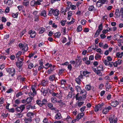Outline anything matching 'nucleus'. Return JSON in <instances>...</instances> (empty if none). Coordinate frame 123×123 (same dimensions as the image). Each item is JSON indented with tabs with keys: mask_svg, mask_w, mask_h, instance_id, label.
Segmentation results:
<instances>
[{
	"mask_svg": "<svg viewBox=\"0 0 123 123\" xmlns=\"http://www.w3.org/2000/svg\"><path fill=\"white\" fill-rule=\"evenodd\" d=\"M39 15L42 17L45 18L47 16L46 13V11L44 10L41 11L39 14Z\"/></svg>",
	"mask_w": 123,
	"mask_h": 123,
	"instance_id": "4468645a",
	"label": "nucleus"
},
{
	"mask_svg": "<svg viewBox=\"0 0 123 123\" xmlns=\"http://www.w3.org/2000/svg\"><path fill=\"white\" fill-rule=\"evenodd\" d=\"M45 30L44 28H42L40 29V31L39 32V34H41L43 33L45 31Z\"/></svg>",
	"mask_w": 123,
	"mask_h": 123,
	"instance_id": "2f4dec72",
	"label": "nucleus"
},
{
	"mask_svg": "<svg viewBox=\"0 0 123 123\" xmlns=\"http://www.w3.org/2000/svg\"><path fill=\"white\" fill-rule=\"evenodd\" d=\"M88 9L89 11H95L96 10L95 8L93 6H89Z\"/></svg>",
	"mask_w": 123,
	"mask_h": 123,
	"instance_id": "b1692460",
	"label": "nucleus"
},
{
	"mask_svg": "<svg viewBox=\"0 0 123 123\" xmlns=\"http://www.w3.org/2000/svg\"><path fill=\"white\" fill-rule=\"evenodd\" d=\"M54 35L53 36H54L55 37L58 38L61 35V33L59 32H58L54 34Z\"/></svg>",
	"mask_w": 123,
	"mask_h": 123,
	"instance_id": "cd10ccee",
	"label": "nucleus"
},
{
	"mask_svg": "<svg viewBox=\"0 0 123 123\" xmlns=\"http://www.w3.org/2000/svg\"><path fill=\"white\" fill-rule=\"evenodd\" d=\"M22 49V50H24V52L27 51L28 49L27 45V44H25Z\"/></svg>",
	"mask_w": 123,
	"mask_h": 123,
	"instance_id": "c756f323",
	"label": "nucleus"
},
{
	"mask_svg": "<svg viewBox=\"0 0 123 123\" xmlns=\"http://www.w3.org/2000/svg\"><path fill=\"white\" fill-rule=\"evenodd\" d=\"M64 119L65 120H67L68 121H71L72 118L69 116L68 115L66 118H64Z\"/></svg>",
	"mask_w": 123,
	"mask_h": 123,
	"instance_id": "79ce46f5",
	"label": "nucleus"
},
{
	"mask_svg": "<svg viewBox=\"0 0 123 123\" xmlns=\"http://www.w3.org/2000/svg\"><path fill=\"white\" fill-rule=\"evenodd\" d=\"M53 9H51L49 11L48 15L50 16H52V15H53Z\"/></svg>",
	"mask_w": 123,
	"mask_h": 123,
	"instance_id": "e433bc0d",
	"label": "nucleus"
},
{
	"mask_svg": "<svg viewBox=\"0 0 123 123\" xmlns=\"http://www.w3.org/2000/svg\"><path fill=\"white\" fill-rule=\"evenodd\" d=\"M110 121V123H116L117 122V120L115 119L114 117L111 116L109 119Z\"/></svg>",
	"mask_w": 123,
	"mask_h": 123,
	"instance_id": "9d476101",
	"label": "nucleus"
},
{
	"mask_svg": "<svg viewBox=\"0 0 123 123\" xmlns=\"http://www.w3.org/2000/svg\"><path fill=\"white\" fill-rule=\"evenodd\" d=\"M71 8L72 10H75L76 8V6L75 5H70Z\"/></svg>",
	"mask_w": 123,
	"mask_h": 123,
	"instance_id": "4d7b16f0",
	"label": "nucleus"
},
{
	"mask_svg": "<svg viewBox=\"0 0 123 123\" xmlns=\"http://www.w3.org/2000/svg\"><path fill=\"white\" fill-rule=\"evenodd\" d=\"M67 41V39L65 37H62V42L64 43H65Z\"/></svg>",
	"mask_w": 123,
	"mask_h": 123,
	"instance_id": "0e129e2a",
	"label": "nucleus"
},
{
	"mask_svg": "<svg viewBox=\"0 0 123 123\" xmlns=\"http://www.w3.org/2000/svg\"><path fill=\"white\" fill-rule=\"evenodd\" d=\"M29 1L28 0H23L22 2L23 5L25 6H27L29 5Z\"/></svg>",
	"mask_w": 123,
	"mask_h": 123,
	"instance_id": "aec40b11",
	"label": "nucleus"
},
{
	"mask_svg": "<svg viewBox=\"0 0 123 123\" xmlns=\"http://www.w3.org/2000/svg\"><path fill=\"white\" fill-rule=\"evenodd\" d=\"M68 17H71L72 15V12L70 11L68 12Z\"/></svg>",
	"mask_w": 123,
	"mask_h": 123,
	"instance_id": "338daca9",
	"label": "nucleus"
},
{
	"mask_svg": "<svg viewBox=\"0 0 123 123\" xmlns=\"http://www.w3.org/2000/svg\"><path fill=\"white\" fill-rule=\"evenodd\" d=\"M65 70L64 68H60L59 69V73L60 74L63 73V72Z\"/></svg>",
	"mask_w": 123,
	"mask_h": 123,
	"instance_id": "864d4df0",
	"label": "nucleus"
},
{
	"mask_svg": "<svg viewBox=\"0 0 123 123\" xmlns=\"http://www.w3.org/2000/svg\"><path fill=\"white\" fill-rule=\"evenodd\" d=\"M28 33L30 35V37L32 38H35L36 35V33L34 31H32V30L30 31H29Z\"/></svg>",
	"mask_w": 123,
	"mask_h": 123,
	"instance_id": "6e6552de",
	"label": "nucleus"
},
{
	"mask_svg": "<svg viewBox=\"0 0 123 123\" xmlns=\"http://www.w3.org/2000/svg\"><path fill=\"white\" fill-rule=\"evenodd\" d=\"M33 115L34 113L31 112H29L26 114L27 116L31 119L33 117Z\"/></svg>",
	"mask_w": 123,
	"mask_h": 123,
	"instance_id": "6ab92c4d",
	"label": "nucleus"
},
{
	"mask_svg": "<svg viewBox=\"0 0 123 123\" xmlns=\"http://www.w3.org/2000/svg\"><path fill=\"white\" fill-rule=\"evenodd\" d=\"M36 104L40 107H42L43 105H45L48 101L45 99H44L41 101L40 99H38L36 101Z\"/></svg>",
	"mask_w": 123,
	"mask_h": 123,
	"instance_id": "f257e3e1",
	"label": "nucleus"
},
{
	"mask_svg": "<svg viewBox=\"0 0 123 123\" xmlns=\"http://www.w3.org/2000/svg\"><path fill=\"white\" fill-rule=\"evenodd\" d=\"M61 101L60 103H59L58 105L62 107L65 104V103L63 102H62L61 100H60Z\"/></svg>",
	"mask_w": 123,
	"mask_h": 123,
	"instance_id": "a19ab883",
	"label": "nucleus"
},
{
	"mask_svg": "<svg viewBox=\"0 0 123 123\" xmlns=\"http://www.w3.org/2000/svg\"><path fill=\"white\" fill-rule=\"evenodd\" d=\"M8 115V114L6 112L5 113H2L1 114V116L4 118L6 117H7Z\"/></svg>",
	"mask_w": 123,
	"mask_h": 123,
	"instance_id": "09e8293b",
	"label": "nucleus"
},
{
	"mask_svg": "<svg viewBox=\"0 0 123 123\" xmlns=\"http://www.w3.org/2000/svg\"><path fill=\"white\" fill-rule=\"evenodd\" d=\"M12 0H8L6 2V4H7L8 6H11L13 3Z\"/></svg>",
	"mask_w": 123,
	"mask_h": 123,
	"instance_id": "473e14b6",
	"label": "nucleus"
},
{
	"mask_svg": "<svg viewBox=\"0 0 123 123\" xmlns=\"http://www.w3.org/2000/svg\"><path fill=\"white\" fill-rule=\"evenodd\" d=\"M24 59L23 58L21 57H19L18 58V62H23L24 61Z\"/></svg>",
	"mask_w": 123,
	"mask_h": 123,
	"instance_id": "6e6d98bb",
	"label": "nucleus"
},
{
	"mask_svg": "<svg viewBox=\"0 0 123 123\" xmlns=\"http://www.w3.org/2000/svg\"><path fill=\"white\" fill-rule=\"evenodd\" d=\"M82 30V26L81 25H79L77 27V31L78 32L81 31Z\"/></svg>",
	"mask_w": 123,
	"mask_h": 123,
	"instance_id": "f704fd0d",
	"label": "nucleus"
},
{
	"mask_svg": "<svg viewBox=\"0 0 123 123\" xmlns=\"http://www.w3.org/2000/svg\"><path fill=\"white\" fill-rule=\"evenodd\" d=\"M119 104V102L117 100L113 101L111 103V105L113 107H116Z\"/></svg>",
	"mask_w": 123,
	"mask_h": 123,
	"instance_id": "ddd939ff",
	"label": "nucleus"
},
{
	"mask_svg": "<svg viewBox=\"0 0 123 123\" xmlns=\"http://www.w3.org/2000/svg\"><path fill=\"white\" fill-rule=\"evenodd\" d=\"M30 5L32 6H35V1L33 0L31 1L30 3Z\"/></svg>",
	"mask_w": 123,
	"mask_h": 123,
	"instance_id": "8fccbe9b",
	"label": "nucleus"
},
{
	"mask_svg": "<svg viewBox=\"0 0 123 123\" xmlns=\"http://www.w3.org/2000/svg\"><path fill=\"white\" fill-rule=\"evenodd\" d=\"M100 31H98V30H97L94 35L95 37H97L99 34Z\"/></svg>",
	"mask_w": 123,
	"mask_h": 123,
	"instance_id": "3c124183",
	"label": "nucleus"
},
{
	"mask_svg": "<svg viewBox=\"0 0 123 123\" xmlns=\"http://www.w3.org/2000/svg\"><path fill=\"white\" fill-rule=\"evenodd\" d=\"M90 73V72L86 71V70L83 71V74L84 76H86L87 74H89Z\"/></svg>",
	"mask_w": 123,
	"mask_h": 123,
	"instance_id": "49530a36",
	"label": "nucleus"
},
{
	"mask_svg": "<svg viewBox=\"0 0 123 123\" xmlns=\"http://www.w3.org/2000/svg\"><path fill=\"white\" fill-rule=\"evenodd\" d=\"M79 95V94L77 93L75 95V97L76 100H81V95Z\"/></svg>",
	"mask_w": 123,
	"mask_h": 123,
	"instance_id": "bb28decb",
	"label": "nucleus"
},
{
	"mask_svg": "<svg viewBox=\"0 0 123 123\" xmlns=\"http://www.w3.org/2000/svg\"><path fill=\"white\" fill-rule=\"evenodd\" d=\"M84 102L83 101L78 102V105L79 107H80L84 104Z\"/></svg>",
	"mask_w": 123,
	"mask_h": 123,
	"instance_id": "680f3d73",
	"label": "nucleus"
},
{
	"mask_svg": "<svg viewBox=\"0 0 123 123\" xmlns=\"http://www.w3.org/2000/svg\"><path fill=\"white\" fill-rule=\"evenodd\" d=\"M35 86H32L31 87V89L33 91V93L36 94L37 93V92L36 91V89L35 88Z\"/></svg>",
	"mask_w": 123,
	"mask_h": 123,
	"instance_id": "37998d69",
	"label": "nucleus"
},
{
	"mask_svg": "<svg viewBox=\"0 0 123 123\" xmlns=\"http://www.w3.org/2000/svg\"><path fill=\"white\" fill-rule=\"evenodd\" d=\"M25 105H22L19 107H17L16 108L15 110L18 112H22L25 108Z\"/></svg>",
	"mask_w": 123,
	"mask_h": 123,
	"instance_id": "7ed1b4c3",
	"label": "nucleus"
},
{
	"mask_svg": "<svg viewBox=\"0 0 123 123\" xmlns=\"http://www.w3.org/2000/svg\"><path fill=\"white\" fill-rule=\"evenodd\" d=\"M123 52H122L121 53L118 52L116 53V56L117 57L121 58L123 56Z\"/></svg>",
	"mask_w": 123,
	"mask_h": 123,
	"instance_id": "393cba45",
	"label": "nucleus"
},
{
	"mask_svg": "<svg viewBox=\"0 0 123 123\" xmlns=\"http://www.w3.org/2000/svg\"><path fill=\"white\" fill-rule=\"evenodd\" d=\"M72 97V93L71 92H69L68 95L67 96V99L71 98Z\"/></svg>",
	"mask_w": 123,
	"mask_h": 123,
	"instance_id": "c9c22d12",
	"label": "nucleus"
},
{
	"mask_svg": "<svg viewBox=\"0 0 123 123\" xmlns=\"http://www.w3.org/2000/svg\"><path fill=\"white\" fill-rule=\"evenodd\" d=\"M103 26L102 24L100 25L98 27V31H100L103 29Z\"/></svg>",
	"mask_w": 123,
	"mask_h": 123,
	"instance_id": "de8ad7c7",
	"label": "nucleus"
},
{
	"mask_svg": "<svg viewBox=\"0 0 123 123\" xmlns=\"http://www.w3.org/2000/svg\"><path fill=\"white\" fill-rule=\"evenodd\" d=\"M75 81L78 85H80L81 83V81L80 79L79 78L77 77L75 79Z\"/></svg>",
	"mask_w": 123,
	"mask_h": 123,
	"instance_id": "c85d7f7f",
	"label": "nucleus"
},
{
	"mask_svg": "<svg viewBox=\"0 0 123 123\" xmlns=\"http://www.w3.org/2000/svg\"><path fill=\"white\" fill-rule=\"evenodd\" d=\"M55 76L54 75H51L49 78V79L50 81H53L54 80H55V81L56 80H55Z\"/></svg>",
	"mask_w": 123,
	"mask_h": 123,
	"instance_id": "5701e85b",
	"label": "nucleus"
},
{
	"mask_svg": "<svg viewBox=\"0 0 123 123\" xmlns=\"http://www.w3.org/2000/svg\"><path fill=\"white\" fill-rule=\"evenodd\" d=\"M59 14V11L58 9L54 10L53 9V15L56 16H57Z\"/></svg>",
	"mask_w": 123,
	"mask_h": 123,
	"instance_id": "a211bd4d",
	"label": "nucleus"
},
{
	"mask_svg": "<svg viewBox=\"0 0 123 123\" xmlns=\"http://www.w3.org/2000/svg\"><path fill=\"white\" fill-rule=\"evenodd\" d=\"M6 71L7 73H9V75L11 76H13L15 73V70L14 68H7Z\"/></svg>",
	"mask_w": 123,
	"mask_h": 123,
	"instance_id": "f03ea898",
	"label": "nucleus"
},
{
	"mask_svg": "<svg viewBox=\"0 0 123 123\" xmlns=\"http://www.w3.org/2000/svg\"><path fill=\"white\" fill-rule=\"evenodd\" d=\"M53 70L54 69L53 68L52 69L51 68L50 69H49L48 70L47 72L48 74H51Z\"/></svg>",
	"mask_w": 123,
	"mask_h": 123,
	"instance_id": "e2e57ef3",
	"label": "nucleus"
},
{
	"mask_svg": "<svg viewBox=\"0 0 123 123\" xmlns=\"http://www.w3.org/2000/svg\"><path fill=\"white\" fill-rule=\"evenodd\" d=\"M24 120L25 123H31L32 121V120L31 118L26 117L24 118Z\"/></svg>",
	"mask_w": 123,
	"mask_h": 123,
	"instance_id": "412c9836",
	"label": "nucleus"
},
{
	"mask_svg": "<svg viewBox=\"0 0 123 123\" xmlns=\"http://www.w3.org/2000/svg\"><path fill=\"white\" fill-rule=\"evenodd\" d=\"M85 88L87 91H89L91 89L92 87L90 85H88L86 86Z\"/></svg>",
	"mask_w": 123,
	"mask_h": 123,
	"instance_id": "72a5a7b5",
	"label": "nucleus"
},
{
	"mask_svg": "<svg viewBox=\"0 0 123 123\" xmlns=\"http://www.w3.org/2000/svg\"><path fill=\"white\" fill-rule=\"evenodd\" d=\"M101 70L99 69H98L97 70L96 73L99 76H102V73L100 71Z\"/></svg>",
	"mask_w": 123,
	"mask_h": 123,
	"instance_id": "a18cd8bd",
	"label": "nucleus"
},
{
	"mask_svg": "<svg viewBox=\"0 0 123 123\" xmlns=\"http://www.w3.org/2000/svg\"><path fill=\"white\" fill-rule=\"evenodd\" d=\"M48 82V81L46 80H44L41 82V84L42 85L44 86H45L47 85Z\"/></svg>",
	"mask_w": 123,
	"mask_h": 123,
	"instance_id": "f3484780",
	"label": "nucleus"
},
{
	"mask_svg": "<svg viewBox=\"0 0 123 123\" xmlns=\"http://www.w3.org/2000/svg\"><path fill=\"white\" fill-rule=\"evenodd\" d=\"M33 64L31 63L29 64L28 65V68L30 69H31L32 68H33Z\"/></svg>",
	"mask_w": 123,
	"mask_h": 123,
	"instance_id": "052dcab7",
	"label": "nucleus"
},
{
	"mask_svg": "<svg viewBox=\"0 0 123 123\" xmlns=\"http://www.w3.org/2000/svg\"><path fill=\"white\" fill-rule=\"evenodd\" d=\"M66 21H67L66 20H61V25L62 26H64L65 25Z\"/></svg>",
	"mask_w": 123,
	"mask_h": 123,
	"instance_id": "5fc2aeb1",
	"label": "nucleus"
},
{
	"mask_svg": "<svg viewBox=\"0 0 123 123\" xmlns=\"http://www.w3.org/2000/svg\"><path fill=\"white\" fill-rule=\"evenodd\" d=\"M86 93L87 92L85 90H83L81 91L80 95H81V100H84L86 98Z\"/></svg>",
	"mask_w": 123,
	"mask_h": 123,
	"instance_id": "20e7f679",
	"label": "nucleus"
},
{
	"mask_svg": "<svg viewBox=\"0 0 123 123\" xmlns=\"http://www.w3.org/2000/svg\"><path fill=\"white\" fill-rule=\"evenodd\" d=\"M84 116V114L83 113H79L77 115L76 117V118H77L78 120L80 119L81 118L83 117Z\"/></svg>",
	"mask_w": 123,
	"mask_h": 123,
	"instance_id": "dca6fc26",
	"label": "nucleus"
},
{
	"mask_svg": "<svg viewBox=\"0 0 123 123\" xmlns=\"http://www.w3.org/2000/svg\"><path fill=\"white\" fill-rule=\"evenodd\" d=\"M97 52L99 53L100 54H102L103 53L101 49L100 48H98L96 50Z\"/></svg>",
	"mask_w": 123,
	"mask_h": 123,
	"instance_id": "bf43d9fd",
	"label": "nucleus"
},
{
	"mask_svg": "<svg viewBox=\"0 0 123 123\" xmlns=\"http://www.w3.org/2000/svg\"><path fill=\"white\" fill-rule=\"evenodd\" d=\"M48 89H43L42 88L41 90V92L43 93V94L44 96H45L47 94L48 92Z\"/></svg>",
	"mask_w": 123,
	"mask_h": 123,
	"instance_id": "f8f14e48",
	"label": "nucleus"
},
{
	"mask_svg": "<svg viewBox=\"0 0 123 123\" xmlns=\"http://www.w3.org/2000/svg\"><path fill=\"white\" fill-rule=\"evenodd\" d=\"M76 90L77 92H80L81 91V87L80 86L77 85L76 86Z\"/></svg>",
	"mask_w": 123,
	"mask_h": 123,
	"instance_id": "ea45409f",
	"label": "nucleus"
},
{
	"mask_svg": "<svg viewBox=\"0 0 123 123\" xmlns=\"http://www.w3.org/2000/svg\"><path fill=\"white\" fill-rule=\"evenodd\" d=\"M61 83L62 85H65L66 83V81L65 80H62L61 81Z\"/></svg>",
	"mask_w": 123,
	"mask_h": 123,
	"instance_id": "69168bd1",
	"label": "nucleus"
},
{
	"mask_svg": "<svg viewBox=\"0 0 123 123\" xmlns=\"http://www.w3.org/2000/svg\"><path fill=\"white\" fill-rule=\"evenodd\" d=\"M104 105V103H102L101 104H99L98 105L94 108L95 111L97 112L98 111H101L102 109V107Z\"/></svg>",
	"mask_w": 123,
	"mask_h": 123,
	"instance_id": "39448f33",
	"label": "nucleus"
},
{
	"mask_svg": "<svg viewBox=\"0 0 123 123\" xmlns=\"http://www.w3.org/2000/svg\"><path fill=\"white\" fill-rule=\"evenodd\" d=\"M33 14L34 16V20L35 21H39V15L38 14V12L37 11H35L33 13Z\"/></svg>",
	"mask_w": 123,
	"mask_h": 123,
	"instance_id": "423d86ee",
	"label": "nucleus"
},
{
	"mask_svg": "<svg viewBox=\"0 0 123 123\" xmlns=\"http://www.w3.org/2000/svg\"><path fill=\"white\" fill-rule=\"evenodd\" d=\"M69 9L68 7H67L65 9L63 8H61V13L63 14L64 15H65L66 14V12L67 11H68V10Z\"/></svg>",
	"mask_w": 123,
	"mask_h": 123,
	"instance_id": "2eb2a0df",
	"label": "nucleus"
},
{
	"mask_svg": "<svg viewBox=\"0 0 123 123\" xmlns=\"http://www.w3.org/2000/svg\"><path fill=\"white\" fill-rule=\"evenodd\" d=\"M49 92L50 94H51V95L52 96L54 97H56L57 98H58L59 99H61L60 96L59 95L58 93H56L55 92L51 91V90H50Z\"/></svg>",
	"mask_w": 123,
	"mask_h": 123,
	"instance_id": "1a4fd4ad",
	"label": "nucleus"
},
{
	"mask_svg": "<svg viewBox=\"0 0 123 123\" xmlns=\"http://www.w3.org/2000/svg\"><path fill=\"white\" fill-rule=\"evenodd\" d=\"M17 116L19 118H21L22 117L23 115L22 113L20 112L19 113H18L17 115Z\"/></svg>",
	"mask_w": 123,
	"mask_h": 123,
	"instance_id": "774afa93",
	"label": "nucleus"
},
{
	"mask_svg": "<svg viewBox=\"0 0 123 123\" xmlns=\"http://www.w3.org/2000/svg\"><path fill=\"white\" fill-rule=\"evenodd\" d=\"M103 4V3L99 0L97 2L96 4V6L97 7H99L102 6Z\"/></svg>",
	"mask_w": 123,
	"mask_h": 123,
	"instance_id": "a878e982",
	"label": "nucleus"
},
{
	"mask_svg": "<svg viewBox=\"0 0 123 123\" xmlns=\"http://www.w3.org/2000/svg\"><path fill=\"white\" fill-rule=\"evenodd\" d=\"M51 101L52 103L54 104H55L57 103H60L61 101L60 100H57L56 98L54 97H52L51 99Z\"/></svg>",
	"mask_w": 123,
	"mask_h": 123,
	"instance_id": "9b49d317",
	"label": "nucleus"
},
{
	"mask_svg": "<svg viewBox=\"0 0 123 123\" xmlns=\"http://www.w3.org/2000/svg\"><path fill=\"white\" fill-rule=\"evenodd\" d=\"M55 118L57 119H59L62 118V116L60 113H57L55 116Z\"/></svg>",
	"mask_w": 123,
	"mask_h": 123,
	"instance_id": "4be33fe9",
	"label": "nucleus"
},
{
	"mask_svg": "<svg viewBox=\"0 0 123 123\" xmlns=\"http://www.w3.org/2000/svg\"><path fill=\"white\" fill-rule=\"evenodd\" d=\"M23 64V63L20 62H16V66L19 68L18 71L19 72H21L22 71V66Z\"/></svg>",
	"mask_w": 123,
	"mask_h": 123,
	"instance_id": "0eeeda50",
	"label": "nucleus"
},
{
	"mask_svg": "<svg viewBox=\"0 0 123 123\" xmlns=\"http://www.w3.org/2000/svg\"><path fill=\"white\" fill-rule=\"evenodd\" d=\"M119 9H117L116 10V12L115 13V14L116 16V17L117 18H118L119 17H120V15L119 14L118 15V13H119Z\"/></svg>",
	"mask_w": 123,
	"mask_h": 123,
	"instance_id": "7c9ffc66",
	"label": "nucleus"
},
{
	"mask_svg": "<svg viewBox=\"0 0 123 123\" xmlns=\"http://www.w3.org/2000/svg\"><path fill=\"white\" fill-rule=\"evenodd\" d=\"M33 98L31 97H28L26 99V101L27 103H30L31 102Z\"/></svg>",
	"mask_w": 123,
	"mask_h": 123,
	"instance_id": "c03bdc74",
	"label": "nucleus"
},
{
	"mask_svg": "<svg viewBox=\"0 0 123 123\" xmlns=\"http://www.w3.org/2000/svg\"><path fill=\"white\" fill-rule=\"evenodd\" d=\"M109 111H108L107 109L106 108H105L102 111V112L104 114H106Z\"/></svg>",
	"mask_w": 123,
	"mask_h": 123,
	"instance_id": "58836bf2",
	"label": "nucleus"
},
{
	"mask_svg": "<svg viewBox=\"0 0 123 123\" xmlns=\"http://www.w3.org/2000/svg\"><path fill=\"white\" fill-rule=\"evenodd\" d=\"M29 95L30 96V97L33 98V97L36 95V94H34L33 93H32V92H30L29 93Z\"/></svg>",
	"mask_w": 123,
	"mask_h": 123,
	"instance_id": "4c0bfd02",
	"label": "nucleus"
},
{
	"mask_svg": "<svg viewBox=\"0 0 123 123\" xmlns=\"http://www.w3.org/2000/svg\"><path fill=\"white\" fill-rule=\"evenodd\" d=\"M18 12L15 14L12 13V17L14 18H17L18 15Z\"/></svg>",
	"mask_w": 123,
	"mask_h": 123,
	"instance_id": "13d9d810",
	"label": "nucleus"
},
{
	"mask_svg": "<svg viewBox=\"0 0 123 123\" xmlns=\"http://www.w3.org/2000/svg\"><path fill=\"white\" fill-rule=\"evenodd\" d=\"M22 53L20 51L18 52L16 54V57L17 58H18L19 56L21 55Z\"/></svg>",
	"mask_w": 123,
	"mask_h": 123,
	"instance_id": "603ef678",
	"label": "nucleus"
}]
</instances>
